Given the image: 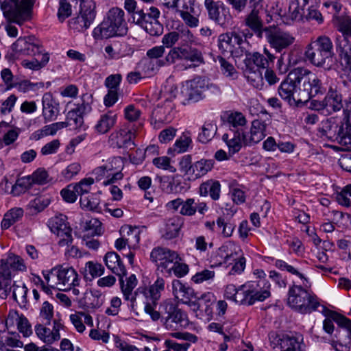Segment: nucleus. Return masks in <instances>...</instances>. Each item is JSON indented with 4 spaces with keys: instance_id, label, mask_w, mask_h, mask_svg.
Wrapping results in <instances>:
<instances>
[{
    "instance_id": "18",
    "label": "nucleus",
    "mask_w": 351,
    "mask_h": 351,
    "mask_svg": "<svg viewBox=\"0 0 351 351\" xmlns=\"http://www.w3.org/2000/svg\"><path fill=\"white\" fill-rule=\"evenodd\" d=\"M204 5L210 20L221 27H226L228 25L230 21V15L223 2L205 0Z\"/></svg>"
},
{
    "instance_id": "11",
    "label": "nucleus",
    "mask_w": 351,
    "mask_h": 351,
    "mask_svg": "<svg viewBox=\"0 0 351 351\" xmlns=\"http://www.w3.org/2000/svg\"><path fill=\"white\" fill-rule=\"evenodd\" d=\"M80 13L76 17L69 21L71 29L77 32L86 31L93 23L95 18V5L91 0H81Z\"/></svg>"
},
{
    "instance_id": "48",
    "label": "nucleus",
    "mask_w": 351,
    "mask_h": 351,
    "mask_svg": "<svg viewBox=\"0 0 351 351\" xmlns=\"http://www.w3.org/2000/svg\"><path fill=\"white\" fill-rule=\"evenodd\" d=\"M188 48L182 47H173L170 50L166 60L169 63H174L177 60H184L187 58Z\"/></svg>"
},
{
    "instance_id": "64",
    "label": "nucleus",
    "mask_w": 351,
    "mask_h": 351,
    "mask_svg": "<svg viewBox=\"0 0 351 351\" xmlns=\"http://www.w3.org/2000/svg\"><path fill=\"white\" fill-rule=\"evenodd\" d=\"M350 342L351 339L349 340L348 335H346L343 337V340H341L340 339L332 340L330 344L335 351H350Z\"/></svg>"
},
{
    "instance_id": "16",
    "label": "nucleus",
    "mask_w": 351,
    "mask_h": 351,
    "mask_svg": "<svg viewBox=\"0 0 351 351\" xmlns=\"http://www.w3.org/2000/svg\"><path fill=\"white\" fill-rule=\"evenodd\" d=\"M264 30L267 41L276 52L282 51L295 42V37L289 32L274 27H265Z\"/></svg>"
},
{
    "instance_id": "23",
    "label": "nucleus",
    "mask_w": 351,
    "mask_h": 351,
    "mask_svg": "<svg viewBox=\"0 0 351 351\" xmlns=\"http://www.w3.org/2000/svg\"><path fill=\"white\" fill-rule=\"evenodd\" d=\"M267 125L264 121L255 119L252 123L250 135L242 133L243 143L252 145L259 143L265 136Z\"/></svg>"
},
{
    "instance_id": "55",
    "label": "nucleus",
    "mask_w": 351,
    "mask_h": 351,
    "mask_svg": "<svg viewBox=\"0 0 351 351\" xmlns=\"http://www.w3.org/2000/svg\"><path fill=\"white\" fill-rule=\"evenodd\" d=\"M213 300L214 295L208 292L198 298L197 301L191 302L190 306L193 308V310L202 311L205 305L212 304Z\"/></svg>"
},
{
    "instance_id": "15",
    "label": "nucleus",
    "mask_w": 351,
    "mask_h": 351,
    "mask_svg": "<svg viewBox=\"0 0 351 351\" xmlns=\"http://www.w3.org/2000/svg\"><path fill=\"white\" fill-rule=\"evenodd\" d=\"M252 34L244 32H230L219 35L217 38V47L220 53L225 56L232 55L236 46L240 47L247 38H251Z\"/></svg>"
},
{
    "instance_id": "30",
    "label": "nucleus",
    "mask_w": 351,
    "mask_h": 351,
    "mask_svg": "<svg viewBox=\"0 0 351 351\" xmlns=\"http://www.w3.org/2000/svg\"><path fill=\"white\" fill-rule=\"evenodd\" d=\"M115 143L119 148L125 147L132 149L135 145L133 141L134 133L131 130L121 128L114 134Z\"/></svg>"
},
{
    "instance_id": "54",
    "label": "nucleus",
    "mask_w": 351,
    "mask_h": 351,
    "mask_svg": "<svg viewBox=\"0 0 351 351\" xmlns=\"http://www.w3.org/2000/svg\"><path fill=\"white\" fill-rule=\"evenodd\" d=\"M94 183V180L91 178L82 179L79 183L73 186V189L78 195L84 197L85 194L89 193L91 185Z\"/></svg>"
},
{
    "instance_id": "53",
    "label": "nucleus",
    "mask_w": 351,
    "mask_h": 351,
    "mask_svg": "<svg viewBox=\"0 0 351 351\" xmlns=\"http://www.w3.org/2000/svg\"><path fill=\"white\" fill-rule=\"evenodd\" d=\"M216 223L217 226L219 229H221V234L226 238L230 237L232 235L236 227L234 223L230 221H226L223 217H219L216 221Z\"/></svg>"
},
{
    "instance_id": "22",
    "label": "nucleus",
    "mask_w": 351,
    "mask_h": 351,
    "mask_svg": "<svg viewBox=\"0 0 351 351\" xmlns=\"http://www.w3.org/2000/svg\"><path fill=\"white\" fill-rule=\"evenodd\" d=\"M326 112L328 114L340 111L343 108V95L335 86H330L324 97Z\"/></svg>"
},
{
    "instance_id": "27",
    "label": "nucleus",
    "mask_w": 351,
    "mask_h": 351,
    "mask_svg": "<svg viewBox=\"0 0 351 351\" xmlns=\"http://www.w3.org/2000/svg\"><path fill=\"white\" fill-rule=\"evenodd\" d=\"M172 291L175 298L183 303L191 304V299L197 298L194 290L184 284L179 280H173L172 282Z\"/></svg>"
},
{
    "instance_id": "12",
    "label": "nucleus",
    "mask_w": 351,
    "mask_h": 351,
    "mask_svg": "<svg viewBox=\"0 0 351 351\" xmlns=\"http://www.w3.org/2000/svg\"><path fill=\"white\" fill-rule=\"evenodd\" d=\"M160 311L164 325L168 330H178L186 322V315L171 300L163 301L160 304Z\"/></svg>"
},
{
    "instance_id": "42",
    "label": "nucleus",
    "mask_w": 351,
    "mask_h": 351,
    "mask_svg": "<svg viewBox=\"0 0 351 351\" xmlns=\"http://www.w3.org/2000/svg\"><path fill=\"white\" fill-rule=\"evenodd\" d=\"M213 160L202 159L193 164L192 176L197 178L206 175L213 167Z\"/></svg>"
},
{
    "instance_id": "43",
    "label": "nucleus",
    "mask_w": 351,
    "mask_h": 351,
    "mask_svg": "<svg viewBox=\"0 0 351 351\" xmlns=\"http://www.w3.org/2000/svg\"><path fill=\"white\" fill-rule=\"evenodd\" d=\"M228 247L226 246H221L210 256V262L215 266L221 265L223 263L231 264L230 262L233 256L232 253L227 252Z\"/></svg>"
},
{
    "instance_id": "56",
    "label": "nucleus",
    "mask_w": 351,
    "mask_h": 351,
    "mask_svg": "<svg viewBox=\"0 0 351 351\" xmlns=\"http://www.w3.org/2000/svg\"><path fill=\"white\" fill-rule=\"evenodd\" d=\"M69 0H60L58 17L60 21L63 22L72 13L71 4ZM74 1L73 0H71Z\"/></svg>"
},
{
    "instance_id": "24",
    "label": "nucleus",
    "mask_w": 351,
    "mask_h": 351,
    "mask_svg": "<svg viewBox=\"0 0 351 351\" xmlns=\"http://www.w3.org/2000/svg\"><path fill=\"white\" fill-rule=\"evenodd\" d=\"M42 104L45 122L55 121L60 112L59 103L53 99L51 93H46L43 96Z\"/></svg>"
},
{
    "instance_id": "61",
    "label": "nucleus",
    "mask_w": 351,
    "mask_h": 351,
    "mask_svg": "<svg viewBox=\"0 0 351 351\" xmlns=\"http://www.w3.org/2000/svg\"><path fill=\"white\" fill-rule=\"evenodd\" d=\"M197 211L196 203L193 198H188L182 202L180 213L184 216H193Z\"/></svg>"
},
{
    "instance_id": "45",
    "label": "nucleus",
    "mask_w": 351,
    "mask_h": 351,
    "mask_svg": "<svg viewBox=\"0 0 351 351\" xmlns=\"http://www.w3.org/2000/svg\"><path fill=\"white\" fill-rule=\"evenodd\" d=\"M31 176L23 177L18 179L12 186V193L14 195H19L30 189L33 184Z\"/></svg>"
},
{
    "instance_id": "26",
    "label": "nucleus",
    "mask_w": 351,
    "mask_h": 351,
    "mask_svg": "<svg viewBox=\"0 0 351 351\" xmlns=\"http://www.w3.org/2000/svg\"><path fill=\"white\" fill-rule=\"evenodd\" d=\"M255 4L256 2L253 3V4L250 5V7H253V8L250 14L246 16L245 24L254 32L257 37L262 38L265 34V28H263V23L259 16V11L256 9Z\"/></svg>"
},
{
    "instance_id": "52",
    "label": "nucleus",
    "mask_w": 351,
    "mask_h": 351,
    "mask_svg": "<svg viewBox=\"0 0 351 351\" xmlns=\"http://www.w3.org/2000/svg\"><path fill=\"white\" fill-rule=\"evenodd\" d=\"M165 281L162 278L158 277L154 283L150 286L149 293L152 300L156 301L160 298V294L165 290Z\"/></svg>"
},
{
    "instance_id": "25",
    "label": "nucleus",
    "mask_w": 351,
    "mask_h": 351,
    "mask_svg": "<svg viewBox=\"0 0 351 351\" xmlns=\"http://www.w3.org/2000/svg\"><path fill=\"white\" fill-rule=\"evenodd\" d=\"M9 267L17 271H23L26 270L23 259L13 254H10L6 259L0 260V274L7 278L11 276Z\"/></svg>"
},
{
    "instance_id": "58",
    "label": "nucleus",
    "mask_w": 351,
    "mask_h": 351,
    "mask_svg": "<svg viewBox=\"0 0 351 351\" xmlns=\"http://www.w3.org/2000/svg\"><path fill=\"white\" fill-rule=\"evenodd\" d=\"M186 60L193 62L195 66L204 63L202 53L198 49L194 47L189 48Z\"/></svg>"
},
{
    "instance_id": "1",
    "label": "nucleus",
    "mask_w": 351,
    "mask_h": 351,
    "mask_svg": "<svg viewBox=\"0 0 351 351\" xmlns=\"http://www.w3.org/2000/svg\"><path fill=\"white\" fill-rule=\"evenodd\" d=\"M333 56V43L326 35H321L315 39L311 40L305 48L304 56L306 59L316 67L330 69Z\"/></svg>"
},
{
    "instance_id": "36",
    "label": "nucleus",
    "mask_w": 351,
    "mask_h": 351,
    "mask_svg": "<svg viewBox=\"0 0 351 351\" xmlns=\"http://www.w3.org/2000/svg\"><path fill=\"white\" fill-rule=\"evenodd\" d=\"M82 303L87 308H97L103 304L102 295L99 291H86L82 300Z\"/></svg>"
},
{
    "instance_id": "4",
    "label": "nucleus",
    "mask_w": 351,
    "mask_h": 351,
    "mask_svg": "<svg viewBox=\"0 0 351 351\" xmlns=\"http://www.w3.org/2000/svg\"><path fill=\"white\" fill-rule=\"evenodd\" d=\"M318 132L322 138L337 142L341 146V150H351V124L349 122L337 123L328 119L322 122Z\"/></svg>"
},
{
    "instance_id": "40",
    "label": "nucleus",
    "mask_w": 351,
    "mask_h": 351,
    "mask_svg": "<svg viewBox=\"0 0 351 351\" xmlns=\"http://www.w3.org/2000/svg\"><path fill=\"white\" fill-rule=\"evenodd\" d=\"M226 123L234 133H236L237 130H239L241 132H243L240 127L245 125L246 119L241 112H231L228 114Z\"/></svg>"
},
{
    "instance_id": "34",
    "label": "nucleus",
    "mask_w": 351,
    "mask_h": 351,
    "mask_svg": "<svg viewBox=\"0 0 351 351\" xmlns=\"http://www.w3.org/2000/svg\"><path fill=\"white\" fill-rule=\"evenodd\" d=\"M215 62L218 63L221 73L230 80L238 77V72L234 65L222 56H217L213 58Z\"/></svg>"
},
{
    "instance_id": "32",
    "label": "nucleus",
    "mask_w": 351,
    "mask_h": 351,
    "mask_svg": "<svg viewBox=\"0 0 351 351\" xmlns=\"http://www.w3.org/2000/svg\"><path fill=\"white\" fill-rule=\"evenodd\" d=\"M265 55L258 52H254L252 54L249 53V61H252L258 68L268 69L269 64L274 62L275 56L270 53L267 49H264Z\"/></svg>"
},
{
    "instance_id": "37",
    "label": "nucleus",
    "mask_w": 351,
    "mask_h": 351,
    "mask_svg": "<svg viewBox=\"0 0 351 351\" xmlns=\"http://www.w3.org/2000/svg\"><path fill=\"white\" fill-rule=\"evenodd\" d=\"M123 277V276L120 277L119 280L121 291L123 292L124 298L126 300H130L131 302H134L136 298L135 295H132V291L137 285V279L136 278V276L132 274L130 276V277L126 278V284L124 283Z\"/></svg>"
},
{
    "instance_id": "6",
    "label": "nucleus",
    "mask_w": 351,
    "mask_h": 351,
    "mask_svg": "<svg viewBox=\"0 0 351 351\" xmlns=\"http://www.w3.org/2000/svg\"><path fill=\"white\" fill-rule=\"evenodd\" d=\"M44 278L49 286L61 291H68L72 287H78L80 282L77 271L69 267L53 268L44 274Z\"/></svg>"
},
{
    "instance_id": "47",
    "label": "nucleus",
    "mask_w": 351,
    "mask_h": 351,
    "mask_svg": "<svg viewBox=\"0 0 351 351\" xmlns=\"http://www.w3.org/2000/svg\"><path fill=\"white\" fill-rule=\"evenodd\" d=\"M35 332L38 337L47 344H52L55 342L52 330L43 324H37L35 326Z\"/></svg>"
},
{
    "instance_id": "49",
    "label": "nucleus",
    "mask_w": 351,
    "mask_h": 351,
    "mask_svg": "<svg viewBox=\"0 0 351 351\" xmlns=\"http://www.w3.org/2000/svg\"><path fill=\"white\" fill-rule=\"evenodd\" d=\"M84 229L88 232L87 235H101L102 233L101 223L96 218L86 221Z\"/></svg>"
},
{
    "instance_id": "14",
    "label": "nucleus",
    "mask_w": 351,
    "mask_h": 351,
    "mask_svg": "<svg viewBox=\"0 0 351 351\" xmlns=\"http://www.w3.org/2000/svg\"><path fill=\"white\" fill-rule=\"evenodd\" d=\"M48 227L50 230L60 237L58 245L60 247H69L73 242L72 229L67 221V217L63 214H58L49 219Z\"/></svg>"
},
{
    "instance_id": "10",
    "label": "nucleus",
    "mask_w": 351,
    "mask_h": 351,
    "mask_svg": "<svg viewBox=\"0 0 351 351\" xmlns=\"http://www.w3.org/2000/svg\"><path fill=\"white\" fill-rule=\"evenodd\" d=\"M293 73V69L289 73L287 78L283 81L278 88V94L281 98L288 102L291 106H298L306 101L305 92H302L301 83H298L290 77Z\"/></svg>"
},
{
    "instance_id": "9",
    "label": "nucleus",
    "mask_w": 351,
    "mask_h": 351,
    "mask_svg": "<svg viewBox=\"0 0 351 351\" xmlns=\"http://www.w3.org/2000/svg\"><path fill=\"white\" fill-rule=\"evenodd\" d=\"M159 10L154 6L146 8L145 11H139L134 16V23L149 35L158 36L162 34L163 26L159 23Z\"/></svg>"
},
{
    "instance_id": "51",
    "label": "nucleus",
    "mask_w": 351,
    "mask_h": 351,
    "mask_svg": "<svg viewBox=\"0 0 351 351\" xmlns=\"http://www.w3.org/2000/svg\"><path fill=\"white\" fill-rule=\"evenodd\" d=\"M178 40L182 46H189L195 42V37L188 27H182L177 31Z\"/></svg>"
},
{
    "instance_id": "8",
    "label": "nucleus",
    "mask_w": 351,
    "mask_h": 351,
    "mask_svg": "<svg viewBox=\"0 0 351 351\" xmlns=\"http://www.w3.org/2000/svg\"><path fill=\"white\" fill-rule=\"evenodd\" d=\"M34 0H5L1 3L4 16L21 25L31 17Z\"/></svg>"
},
{
    "instance_id": "20",
    "label": "nucleus",
    "mask_w": 351,
    "mask_h": 351,
    "mask_svg": "<svg viewBox=\"0 0 351 351\" xmlns=\"http://www.w3.org/2000/svg\"><path fill=\"white\" fill-rule=\"evenodd\" d=\"M12 49L21 55L36 56L43 51V47L35 36L19 38L12 45Z\"/></svg>"
},
{
    "instance_id": "62",
    "label": "nucleus",
    "mask_w": 351,
    "mask_h": 351,
    "mask_svg": "<svg viewBox=\"0 0 351 351\" xmlns=\"http://www.w3.org/2000/svg\"><path fill=\"white\" fill-rule=\"evenodd\" d=\"M153 164L158 169L169 170L171 173H175L176 169L171 165V159L167 156H160L153 159Z\"/></svg>"
},
{
    "instance_id": "3",
    "label": "nucleus",
    "mask_w": 351,
    "mask_h": 351,
    "mask_svg": "<svg viewBox=\"0 0 351 351\" xmlns=\"http://www.w3.org/2000/svg\"><path fill=\"white\" fill-rule=\"evenodd\" d=\"M287 304L302 314L311 313L321 305L319 298L312 291L295 285L289 289Z\"/></svg>"
},
{
    "instance_id": "2",
    "label": "nucleus",
    "mask_w": 351,
    "mask_h": 351,
    "mask_svg": "<svg viewBox=\"0 0 351 351\" xmlns=\"http://www.w3.org/2000/svg\"><path fill=\"white\" fill-rule=\"evenodd\" d=\"M128 32L124 12L119 8H111L106 18L96 27L93 36L96 40L108 39L114 36H123Z\"/></svg>"
},
{
    "instance_id": "38",
    "label": "nucleus",
    "mask_w": 351,
    "mask_h": 351,
    "mask_svg": "<svg viewBox=\"0 0 351 351\" xmlns=\"http://www.w3.org/2000/svg\"><path fill=\"white\" fill-rule=\"evenodd\" d=\"M201 130L197 140L202 143H206L210 141L217 134V126L215 122L208 121L204 123Z\"/></svg>"
},
{
    "instance_id": "57",
    "label": "nucleus",
    "mask_w": 351,
    "mask_h": 351,
    "mask_svg": "<svg viewBox=\"0 0 351 351\" xmlns=\"http://www.w3.org/2000/svg\"><path fill=\"white\" fill-rule=\"evenodd\" d=\"M180 260L181 258L178 256L176 263H173L167 271L169 274H171V271H173L176 276L182 278L188 274L189 270V266L185 263H180Z\"/></svg>"
},
{
    "instance_id": "17",
    "label": "nucleus",
    "mask_w": 351,
    "mask_h": 351,
    "mask_svg": "<svg viewBox=\"0 0 351 351\" xmlns=\"http://www.w3.org/2000/svg\"><path fill=\"white\" fill-rule=\"evenodd\" d=\"M337 30L341 33L336 37L335 45L338 54L351 53V18L341 16L337 19Z\"/></svg>"
},
{
    "instance_id": "29",
    "label": "nucleus",
    "mask_w": 351,
    "mask_h": 351,
    "mask_svg": "<svg viewBox=\"0 0 351 351\" xmlns=\"http://www.w3.org/2000/svg\"><path fill=\"white\" fill-rule=\"evenodd\" d=\"M14 320L17 322L16 324L19 331L21 332L24 337H27L32 335V330L28 319L23 315H19L16 311L10 310L8 313L5 324L7 325L8 322H11V324H13Z\"/></svg>"
},
{
    "instance_id": "13",
    "label": "nucleus",
    "mask_w": 351,
    "mask_h": 351,
    "mask_svg": "<svg viewBox=\"0 0 351 351\" xmlns=\"http://www.w3.org/2000/svg\"><path fill=\"white\" fill-rule=\"evenodd\" d=\"M333 322H336L341 329L337 330L336 339L343 340V337L348 335L349 340L351 339V320L346 316L333 311H328L327 317L323 322V329L328 334L331 335L335 329Z\"/></svg>"
},
{
    "instance_id": "19",
    "label": "nucleus",
    "mask_w": 351,
    "mask_h": 351,
    "mask_svg": "<svg viewBox=\"0 0 351 351\" xmlns=\"http://www.w3.org/2000/svg\"><path fill=\"white\" fill-rule=\"evenodd\" d=\"M150 259L158 268L160 267L168 271L171 265L176 263L178 254L169 249L157 247L152 250Z\"/></svg>"
},
{
    "instance_id": "46",
    "label": "nucleus",
    "mask_w": 351,
    "mask_h": 351,
    "mask_svg": "<svg viewBox=\"0 0 351 351\" xmlns=\"http://www.w3.org/2000/svg\"><path fill=\"white\" fill-rule=\"evenodd\" d=\"M80 203L83 209L95 211L97 210L99 205V198L96 194H90L88 196L81 197Z\"/></svg>"
},
{
    "instance_id": "60",
    "label": "nucleus",
    "mask_w": 351,
    "mask_h": 351,
    "mask_svg": "<svg viewBox=\"0 0 351 351\" xmlns=\"http://www.w3.org/2000/svg\"><path fill=\"white\" fill-rule=\"evenodd\" d=\"M85 271L89 274L91 277L96 278L104 274V267L100 263L88 261L85 265Z\"/></svg>"
},
{
    "instance_id": "41",
    "label": "nucleus",
    "mask_w": 351,
    "mask_h": 351,
    "mask_svg": "<svg viewBox=\"0 0 351 351\" xmlns=\"http://www.w3.org/2000/svg\"><path fill=\"white\" fill-rule=\"evenodd\" d=\"M12 288V297L14 300L21 307H25L28 302L27 297L28 289L25 285L24 283L17 285L16 282H14L13 283Z\"/></svg>"
},
{
    "instance_id": "35",
    "label": "nucleus",
    "mask_w": 351,
    "mask_h": 351,
    "mask_svg": "<svg viewBox=\"0 0 351 351\" xmlns=\"http://www.w3.org/2000/svg\"><path fill=\"white\" fill-rule=\"evenodd\" d=\"M116 120L117 115L112 112L102 114L95 129L99 134H106L114 125Z\"/></svg>"
},
{
    "instance_id": "33",
    "label": "nucleus",
    "mask_w": 351,
    "mask_h": 351,
    "mask_svg": "<svg viewBox=\"0 0 351 351\" xmlns=\"http://www.w3.org/2000/svg\"><path fill=\"white\" fill-rule=\"evenodd\" d=\"M221 185L218 181L208 180L199 186V193L202 196L209 195L213 200L219 199L220 197Z\"/></svg>"
},
{
    "instance_id": "5",
    "label": "nucleus",
    "mask_w": 351,
    "mask_h": 351,
    "mask_svg": "<svg viewBox=\"0 0 351 351\" xmlns=\"http://www.w3.org/2000/svg\"><path fill=\"white\" fill-rule=\"evenodd\" d=\"M269 287L270 285L265 283V280L249 282L238 288L233 301L245 305L264 301L270 296Z\"/></svg>"
},
{
    "instance_id": "39",
    "label": "nucleus",
    "mask_w": 351,
    "mask_h": 351,
    "mask_svg": "<svg viewBox=\"0 0 351 351\" xmlns=\"http://www.w3.org/2000/svg\"><path fill=\"white\" fill-rule=\"evenodd\" d=\"M23 210L21 208H14L8 211L1 221L2 229H8L12 225L19 221L23 216Z\"/></svg>"
},
{
    "instance_id": "21",
    "label": "nucleus",
    "mask_w": 351,
    "mask_h": 351,
    "mask_svg": "<svg viewBox=\"0 0 351 351\" xmlns=\"http://www.w3.org/2000/svg\"><path fill=\"white\" fill-rule=\"evenodd\" d=\"M205 90L204 80L198 77L187 82L183 86L181 93L189 102H195L203 98Z\"/></svg>"
},
{
    "instance_id": "50",
    "label": "nucleus",
    "mask_w": 351,
    "mask_h": 351,
    "mask_svg": "<svg viewBox=\"0 0 351 351\" xmlns=\"http://www.w3.org/2000/svg\"><path fill=\"white\" fill-rule=\"evenodd\" d=\"M275 266L281 271H286L293 275L298 276L300 279L307 281L304 276L298 271V267L294 265H289L287 262L278 259L275 261Z\"/></svg>"
},
{
    "instance_id": "44",
    "label": "nucleus",
    "mask_w": 351,
    "mask_h": 351,
    "mask_svg": "<svg viewBox=\"0 0 351 351\" xmlns=\"http://www.w3.org/2000/svg\"><path fill=\"white\" fill-rule=\"evenodd\" d=\"M232 255L233 258H232L230 265L232 266L228 271V275L241 274L245 268V258L243 256H238L237 253H232Z\"/></svg>"
},
{
    "instance_id": "63",
    "label": "nucleus",
    "mask_w": 351,
    "mask_h": 351,
    "mask_svg": "<svg viewBox=\"0 0 351 351\" xmlns=\"http://www.w3.org/2000/svg\"><path fill=\"white\" fill-rule=\"evenodd\" d=\"M191 143V138L189 136L182 135L176 141L173 145V150L178 153L185 152Z\"/></svg>"
},
{
    "instance_id": "28",
    "label": "nucleus",
    "mask_w": 351,
    "mask_h": 351,
    "mask_svg": "<svg viewBox=\"0 0 351 351\" xmlns=\"http://www.w3.org/2000/svg\"><path fill=\"white\" fill-rule=\"evenodd\" d=\"M106 267L119 277L126 275V269L120 256L114 252H107L104 256Z\"/></svg>"
},
{
    "instance_id": "7",
    "label": "nucleus",
    "mask_w": 351,
    "mask_h": 351,
    "mask_svg": "<svg viewBox=\"0 0 351 351\" xmlns=\"http://www.w3.org/2000/svg\"><path fill=\"white\" fill-rule=\"evenodd\" d=\"M290 79L298 83H301L302 92H305L307 95L306 101L319 94L323 95L326 91V88L321 80L315 74L304 67L294 69Z\"/></svg>"
},
{
    "instance_id": "31",
    "label": "nucleus",
    "mask_w": 351,
    "mask_h": 351,
    "mask_svg": "<svg viewBox=\"0 0 351 351\" xmlns=\"http://www.w3.org/2000/svg\"><path fill=\"white\" fill-rule=\"evenodd\" d=\"M182 222L179 217H173L167 220L162 237L165 239H172L178 236Z\"/></svg>"
},
{
    "instance_id": "59",
    "label": "nucleus",
    "mask_w": 351,
    "mask_h": 351,
    "mask_svg": "<svg viewBox=\"0 0 351 351\" xmlns=\"http://www.w3.org/2000/svg\"><path fill=\"white\" fill-rule=\"evenodd\" d=\"M242 133L239 130L236 131L234 137L228 142L229 152L234 154L241 148V143L243 142Z\"/></svg>"
}]
</instances>
